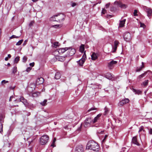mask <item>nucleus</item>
<instances>
[{"label":"nucleus","instance_id":"57","mask_svg":"<svg viewBox=\"0 0 152 152\" xmlns=\"http://www.w3.org/2000/svg\"><path fill=\"white\" fill-rule=\"evenodd\" d=\"M56 141V138H54L53 141V144H54V143Z\"/></svg>","mask_w":152,"mask_h":152},{"label":"nucleus","instance_id":"42","mask_svg":"<svg viewBox=\"0 0 152 152\" xmlns=\"http://www.w3.org/2000/svg\"><path fill=\"white\" fill-rule=\"evenodd\" d=\"M148 80H145V82H143V84L145 86H147L148 84Z\"/></svg>","mask_w":152,"mask_h":152},{"label":"nucleus","instance_id":"61","mask_svg":"<svg viewBox=\"0 0 152 152\" xmlns=\"http://www.w3.org/2000/svg\"><path fill=\"white\" fill-rule=\"evenodd\" d=\"M103 131H101L100 132H98V133L99 134L100 133H102L103 132Z\"/></svg>","mask_w":152,"mask_h":152},{"label":"nucleus","instance_id":"47","mask_svg":"<svg viewBox=\"0 0 152 152\" xmlns=\"http://www.w3.org/2000/svg\"><path fill=\"white\" fill-rule=\"evenodd\" d=\"M31 69V68L30 67H28L27 68V69L26 70V71L27 72H28L30 71Z\"/></svg>","mask_w":152,"mask_h":152},{"label":"nucleus","instance_id":"31","mask_svg":"<svg viewBox=\"0 0 152 152\" xmlns=\"http://www.w3.org/2000/svg\"><path fill=\"white\" fill-rule=\"evenodd\" d=\"M17 69L16 66H14L12 69V73L15 74L17 72Z\"/></svg>","mask_w":152,"mask_h":152},{"label":"nucleus","instance_id":"46","mask_svg":"<svg viewBox=\"0 0 152 152\" xmlns=\"http://www.w3.org/2000/svg\"><path fill=\"white\" fill-rule=\"evenodd\" d=\"M107 11L106 10L104 9V8L102 9V13L103 14H104Z\"/></svg>","mask_w":152,"mask_h":152},{"label":"nucleus","instance_id":"52","mask_svg":"<svg viewBox=\"0 0 152 152\" xmlns=\"http://www.w3.org/2000/svg\"><path fill=\"white\" fill-rule=\"evenodd\" d=\"M149 132L150 134H152V129H150L149 130Z\"/></svg>","mask_w":152,"mask_h":152},{"label":"nucleus","instance_id":"24","mask_svg":"<svg viewBox=\"0 0 152 152\" xmlns=\"http://www.w3.org/2000/svg\"><path fill=\"white\" fill-rule=\"evenodd\" d=\"M61 76V75L60 73L57 72L55 74V78L56 79H59L60 78Z\"/></svg>","mask_w":152,"mask_h":152},{"label":"nucleus","instance_id":"21","mask_svg":"<svg viewBox=\"0 0 152 152\" xmlns=\"http://www.w3.org/2000/svg\"><path fill=\"white\" fill-rule=\"evenodd\" d=\"M56 59L61 61H63L65 60V58L64 56H57L56 57Z\"/></svg>","mask_w":152,"mask_h":152},{"label":"nucleus","instance_id":"60","mask_svg":"<svg viewBox=\"0 0 152 152\" xmlns=\"http://www.w3.org/2000/svg\"><path fill=\"white\" fill-rule=\"evenodd\" d=\"M5 60L6 61H7L8 59V57H6L5 58Z\"/></svg>","mask_w":152,"mask_h":152},{"label":"nucleus","instance_id":"45","mask_svg":"<svg viewBox=\"0 0 152 152\" xmlns=\"http://www.w3.org/2000/svg\"><path fill=\"white\" fill-rule=\"evenodd\" d=\"M137 10H134V16H137Z\"/></svg>","mask_w":152,"mask_h":152},{"label":"nucleus","instance_id":"3","mask_svg":"<svg viewBox=\"0 0 152 152\" xmlns=\"http://www.w3.org/2000/svg\"><path fill=\"white\" fill-rule=\"evenodd\" d=\"M91 124H94L93 120L91 118H88L85 120L84 126L85 127L90 126Z\"/></svg>","mask_w":152,"mask_h":152},{"label":"nucleus","instance_id":"1","mask_svg":"<svg viewBox=\"0 0 152 152\" xmlns=\"http://www.w3.org/2000/svg\"><path fill=\"white\" fill-rule=\"evenodd\" d=\"M99 148V147L97 143L93 141H89L86 146V149L92 150L96 152L98 151Z\"/></svg>","mask_w":152,"mask_h":152},{"label":"nucleus","instance_id":"30","mask_svg":"<svg viewBox=\"0 0 152 152\" xmlns=\"http://www.w3.org/2000/svg\"><path fill=\"white\" fill-rule=\"evenodd\" d=\"M56 15H54L50 18V20L52 21H56Z\"/></svg>","mask_w":152,"mask_h":152},{"label":"nucleus","instance_id":"18","mask_svg":"<svg viewBox=\"0 0 152 152\" xmlns=\"http://www.w3.org/2000/svg\"><path fill=\"white\" fill-rule=\"evenodd\" d=\"M132 142L134 144H135L138 146L140 145L139 143L137 141V140L136 137H133Z\"/></svg>","mask_w":152,"mask_h":152},{"label":"nucleus","instance_id":"35","mask_svg":"<svg viewBox=\"0 0 152 152\" xmlns=\"http://www.w3.org/2000/svg\"><path fill=\"white\" fill-rule=\"evenodd\" d=\"M23 39H21V40H19L18 42L16 44V45H20L21 43H22L23 42Z\"/></svg>","mask_w":152,"mask_h":152},{"label":"nucleus","instance_id":"17","mask_svg":"<svg viewBox=\"0 0 152 152\" xmlns=\"http://www.w3.org/2000/svg\"><path fill=\"white\" fill-rule=\"evenodd\" d=\"M59 49V52L60 53V54H62L64 53L68 49V48H60Z\"/></svg>","mask_w":152,"mask_h":152},{"label":"nucleus","instance_id":"29","mask_svg":"<svg viewBox=\"0 0 152 152\" xmlns=\"http://www.w3.org/2000/svg\"><path fill=\"white\" fill-rule=\"evenodd\" d=\"M53 54L55 56H57L59 54H60V53L59 52V49H57L55 50L53 52Z\"/></svg>","mask_w":152,"mask_h":152},{"label":"nucleus","instance_id":"12","mask_svg":"<svg viewBox=\"0 0 152 152\" xmlns=\"http://www.w3.org/2000/svg\"><path fill=\"white\" fill-rule=\"evenodd\" d=\"M138 133L139 134L140 137L142 135L144 136L145 134V131L144 129V127L143 126H142L139 128Z\"/></svg>","mask_w":152,"mask_h":152},{"label":"nucleus","instance_id":"32","mask_svg":"<svg viewBox=\"0 0 152 152\" xmlns=\"http://www.w3.org/2000/svg\"><path fill=\"white\" fill-rule=\"evenodd\" d=\"M47 100L45 99L43 101L40 103V104L43 106H45L47 104Z\"/></svg>","mask_w":152,"mask_h":152},{"label":"nucleus","instance_id":"62","mask_svg":"<svg viewBox=\"0 0 152 152\" xmlns=\"http://www.w3.org/2000/svg\"><path fill=\"white\" fill-rule=\"evenodd\" d=\"M32 0L33 1L35 2L37 1L38 0Z\"/></svg>","mask_w":152,"mask_h":152},{"label":"nucleus","instance_id":"23","mask_svg":"<svg viewBox=\"0 0 152 152\" xmlns=\"http://www.w3.org/2000/svg\"><path fill=\"white\" fill-rule=\"evenodd\" d=\"M101 114H99L97 116L94 118V120H93L94 124L99 119V118L101 117Z\"/></svg>","mask_w":152,"mask_h":152},{"label":"nucleus","instance_id":"2","mask_svg":"<svg viewBox=\"0 0 152 152\" xmlns=\"http://www.w3.org/2000/svg\"><path fill=\"white\" fill-rule=\"evenodd\" d=\"M49 139L48 136L46 135L42 136L40 139L39 143L41 145H44L48 142Z\"/></svg>","mask_w":152,"mask_h":152},{"label":"nucleus","instance_id":"56","mask_svg":"<svg viewBox=\"0 0 152 152\" xmlns=\"http://www.w3.org/2000/svg\"><path fill=\"white\" fill-rule=\"evenodd\" d=\"M13 98V96H11L9 99V101H11L12 100V99Z\"/></svg>","mask_w":152,"mask_h":152},{"label":"nucleus","instance_id":"38","mask_svg":"<svg viewBox=\"0 0 152 152\" xmlns=\"http://www.w3.org/2000/svg\"><path fill=\"white\" fill-rule=\"evenodd\" d=\"M143 67L144 66H142L140 67L139 68H137L136 69V71L139 72L140 71Z\"/></svg>","mask_w":152,"mask_h":152},{"label":"nucleus","instance_id":"33","mask_svg":"<svg viewBox=\"0 0 152 152\" xmlns=\"http://www.w3.org/2000/svg\"><path fill=\"white\" fill-rule=\"evenodd\" d=\"M20 60V57L19 56H17L16 57L15 59L14 60V62L15 63H18V61Z\"/></svg>","mask_w":152,"mask_h":152},{"label":"nucleus","instance_id":"6","mask_svg":"<svg viewBox=\"0 0 152 152\" xmlns=\"http://www.w3.org/2000/svg\"><path fill=\"white\" fill-rule=\"evenodd\" d=\"M86 59V51H85L81 59L77 62L78 64L80 66H82Z\"/></svg>","mask_w":152,"mask_h":152},{"label":"nucleus","instance_id":"36","mask_svg":"<svg viewBox=\"0 0 152 152\" xmlns=\"http://www.w3.org/2000/svg\"><path fill=\"white\" fill-rule=\"evenodd\" d=\"M39 93L38 92H35L32 95L33 97H36L38 96Z\"/></svg>","mask_w":152,"mask_h":152},{"label":"nucleus","instance_id":"11","mask_svg":"<svg viewBox=\"0 0 152 152\" xmlns=\"http://www.w3.org/2000/svg\"><path fill=\"white\" fill-rule=\"evenodd\" d=\"M84 148L82 145H79L75 148V152H83Z\"/></svg>","mask_w":152,"mask_h":152},{"label":"nucleus","instance_id":"55","mask_svg":"<svg viewBox=\"0 0 152 152\" xmlns=\"http://www.w3.org/2000/svg\"><path fill=\"white\" fill-rule=\"evenodd\" d=\"M28 41V40L27 39H26V40L24 42V43H23V45H26L27 42Z\"/></svg>","mask_w":152,"mask_h":152},{"label":"nucleus","instance_id":"5","mask_svg":"<svg viewBox=\"0 0 152 152\" xmlns=\"http://www.w3.org/2000/svg\"><path fill=\"white\" fill-rule=\"evenodd\" d=\"M117 63V61L112 60L107 63V66L109 69H112L114 68L115 65Z\"/></svg>","mask_w":152,"mask_h":152},{"label":"nucleus","instance_id":"8","mask_svg":"<svg viewBox=\"0 0 152 152\" xmlns=\"http://www.w3.org/2000/svg\"><path fill=\"white\" fill-rule=\"evenodd\" d=\"M114 4L122 8H125L126 7V5L122 4L120 1H115L114 3Z\"/></svg>","mask_w":152,"mask_h":152},{"label":"nucleus","instance_id":"53","mask_svg":"<svg viewBox=\"0 0 152 152\" xmlns=\"http://www.w3.org/2000/svg\"><path fill=\"white\" fill-rule=\"evenodd\" d=\"M29 65L30 66H31L32 67H33L34 66V62L31 63Z\"/></svg>","mask_w":152,"mask_h":152},{"label":"nucleus","instance_id":"41","mask_svg":"<svg viewBox=\"0 0 152 152\" xmlns=\"http://www.w3.org/2000/svg\"><path fill=\"white\" fill-rule=\"evenodd\" d=\"M20 37V36H16L15 35H13L11 37H10V39L14 38H18Z\"/></svg>","mask_w":152,"mask_h":152},{"label":"nucleus","instance_id":"64","mask_svg":"<svg viewBox=\"0 0 152 152\" xmlns=\"http://www.w3.org/2000/svg\"><path fill=\"white\" fill-rule=\"evenodd\" d=\"M80 129H81V127H80V128H79L78 129V131H80Z\"/></svg>","mask_w":152,"mask_h":152},{"label":"nucleus","instance_id":"63","mask_svg":"<svg viewBox=\"0 0 152 152\" xmlns=\"http://www.w3.org/2000/svg\"><path fill=\"white\" fill-rule=\"evenodd\" d=\"M7 65H8V66H10V63H8L7 64Z\"/></svg>","mask_w":152,"mask_h":152},{"label":"nucleus","instance_id":"43","mask_svg":"<svg viewBox=\"0 0 152 152\" xmlns=\"http://www.w3.org/2000/svg\"><path fill=\"white\" fill-rule=\"evenodd\" d=\"M110 3H108L105 6V7L107 9L110 6Z\"/></svg>","mask_w":152,"mask_h":152},{"label":"nucleus","instance_id":"25","mask_svg":"<svg viewBox=\"0 0 152 152\" xmlns=\"http://www.w3.org/2000/svg\"><path fill=\"white\" fill-rule=\"evenodd\" d=\"M84 50V45L83 44H81V46L80 47V52L82 53H83Z\"/></svg>","mask_w":152,"mask_h":152},{"label":"nucleus","instance_id":"44","mask_svg":"<svg viewBox=\"0 0 152 152\" xmlns=\"http://www.w3.org/2000/svg\"><path fill=\"white\" fill-rule=\"evenodd\" d=\"M61 26H60V25H58V24L55 25L53 26V27L56 28H59Z\"/></svg>","mask_w":152,"mask_h":152},{"label":"nucleus","instance_id":"40","mask_svg":"<svg viewBox=\"0 0 152 152\" xmlns=\"http://www.w3.org/2000/svg\"><path fill=\"white\" fill-rule=\"evenodd\" d=\"M96 109H97V108H94V107L91 108L89 110H88V112H89L92 110H96Z\"/></svg>","mask_w":152,"mask_h":152},{"label":"nucleus","instance_id":"22","mask_svg":"<svg viewBox=\"0 0 152 152\" xmlns=\"http://www.w3.org/2000/svg\"><path fill=\"white\" fill-rule=\"evenodd\" d=\"M91 59L93 60H95L97 59L98 57L97 55L95 53H93L91 55Z\"/></svg>","mask_w":152,"mask_h":152},{"label":"nucleus","instance_id":"59","mask_svg":"<svg viewBox=\"0 0 152 152\" xmlns=\"http://www.w3.org/2000/svg\"><path fill=\"white\" fill-rule=\"evenodd\" d=\"M8 57L10 58L11 57V55L10 54H8Z\"/></svg>","mask_w":152,"mask_h":152},{"label":"nucleus","instance_id":"4","mask_svg":"<svg viewBox=\"0 0 152 152\" xmlns=\"http://www.w3.org/2000/svg\"><path fill=\"white\" fill-rule=\"evenodd\" d=\"M124 40L127 42L129 41L131 39V34L130 33L126 32L124 33L123 35Z\"/></svg>","mask_w":152,"mask_h":152},{"label":"nucleus","instance_id":"28","mask_svg":"<svg viewBox=\"0 0 152 152\" xmlns=\"http://www.w3.org/2000/svg\"><path fill=\"white\" fill-rule=\"evenodd\" d=\"M146 73L147 72H145L139 75L137 78L138 80H140L141 78H143L144 76L146 74Z\"/></svg>","mask_w":152,"mask_h":152},{"label":"nucleus","instance_id":"7","mask_svg":"<svg viewBox=\"0 0 152 152\" xmlns=\"http://www.w3.org/2000/svg\"><path fill=\"white\" fill-rule=\"evenodd\" d=\"M56 21L60 22L64 19L65 16L64 15L62 14H58L56 15Z\"/></svg>","mask_w":152,"mask_h":152},{"label":"nucleus","instance_id":"51","mask_svg":"<svg viewBox=\"0 0 152 152\" xmlns=\"http://www.w3.org/2000/svg\"><path fill=\"white\" fill-rule=\"evenodd\" d=\"M24 98L23 97H21L20 98V101L22 102V101L24 99Z\"/></svg>","mask_w":152,"mask_h":152},{"label":"nucleus","instance_id":"10","mask_svg":"<svg viewBox=\"0 0 152 152\" xmlns=\"http://www.w3.org/2000/svg\"><path fill=\"white\" fill-rule=\"evenodd\" d=\"M68 52H69V56H72L75 53V50L74 48H72L71 47H68Z\"/></svg>","mask_w":152,"mask_h":152},{"label":"nucleus","instance_id":"15","mask_svg":"<svg viewBox=\"0 0 152 152\" xmlns=\"http://www.w3.org/2000/svg\"><path fill=\"white\" fill-rule=\"evenodd\" d=\"M119 42L118 41L115 40L114 42V46L113 47V52H114L116 51L117 50L118 45L119 44Z\"/></svg>","mask_w":152,"mask_h":152},{"label":"nucleus","instance_id":"20","mask_svg":"<svg viewBox=\"0 0 152 152\" xmlns=\"http://www.w3.org/2000/svg\"><path fill=\"white\" fill-rule=\"evenodd\" d=\"M132 90L133 91L134 93L135 94L140 95L142 94V91L140 90H137L134 88H133Z\"/></svg>","mask_w":152,"mask_h":152},{"label":"nucleus","instance_id":"49","mask_svg":"<svg viewBox=\"0 0 152 152\" xmlns=\"http://www.w3.org/2000/svg\"><path fill=\"white\" fill-rule=\"evenodd\" d=\"M77 5V4L75 2H73L71 4V6L72 7H74V6H76Z\"/></svg>","mask_w":152,"mask_h":152},{"label":"nucleus","instance_id":"37","mask_svg":"<svg viewBox=\"0 0 152 152\" xmlns=\"http://www.w3.org/2000/svg\"><path fill=\"white\" fill-rule=\"evenodd\" d=\"M27 58L26 57L24 56L23 58V61L25 63L27 60Z\"/></svg>","mask_w":152,"mask_h":152},{"label":"nucleus","instance_id":"50","mask_svg":"<svg viewBox=\"0 0 152 152\" xmlns=\"http://www.w3.org/2000/svg\"><path fill=\"white\" fill-rule=\"evenodd\" d=\"M108 110L107 108H105V112H104V115H106L107 114V112H108Z\"/></svg>","mask_w":152,"mask_h":152},{"label":"nucleus","instance_id":"16","mask_svg":"<svg viewBox=\"0 0 152 152\" xmlns=\"http://www.w3.org/2000/svg\"><path fill=\"white\" fill-rule=\"evenodd\" d=\"M44 81V80L42 77H40L37 78L36 80V83L38 85L42 84Z\"/></svg>","mask_w":152,"mask_h":152},{"label":"nucleus","instance_id":"13","mask_svg":"<svg viewBox=\"0 0 152 152\" xmlns=\"http://www.w3.org/2000/svg\"><path fill=\"white\" fill-rule=\"evenodd\" d=\"M129 100L128 99H125L120 101L119 103V105L122 106L126 104L129 103Z\"/></svg>","mask_w":152,"mask_h":152},{"label":"nucleus","instance_id":"26","mask_svg":"<svg viewBox=\"0 0 152 152\" xmlns=\"http://www.w3.org/2000/svg\"><path fill=\"white\" fill-rule=\"evenodd\" d=\"M126 20L125 19H124L123 20L121 21L119 23V27H123L124 26L125 24Z\"/></svg>","mask_w":152,"mask_h":152},{"label":"nucleus","instance_id":"48","mask_svg":"<svg viewBox=\"0 0 152 152\" xmlns=\"http://www.w3.org/2000/svg\"><path fill=\"white\" fill-rule=\"evenodd\" d=\"M8 82V81H6L5 80H2L1 82V83L2 84H5Z\"/></svg>","mask_w":152,"mask_h":152},{"label":"nucleus","instance_id":"19","mask_svg":"<svg viewBox=\"0 0 152 152\" xmlns=\"http://www.w3.org/2000/svg\"><path fill=\"white\" fill-rule=\"evenodd\" d=\"M105 77L109 79H111L113 77V75L110 73H106L105 75Z\"/></svg>","mask_w":152,"mask_h":152},{"label":"nucleus","instance_id":"14","mask_svg":"<svg viewBox=\"0 0 152 152\" xmlns=\"http://www.w3.org/2000/svg\"><path fill=\"white\" fill-rule=\"evenodd\" d=\"M37 137L36 135H34L31 136H30L28 138V142L29 145L31 144L36 139Z\"/></svg>","mask_w":152,"mask_h":152},{"label":"nucleus","instance_id":"54","mask_svg":"<svg viewBox=\"0 0 152 152\" xmlns=\"http://www.w3.org/2000/svg\"><path fill=\"white\" fill-rule=\"evenodd\" d=\"M34 23V21H31L30 23L29 24V26H32L33 23Z\"/></svg>","mask_w":152,"mask_h":152},{"label":"nucleus","instance_id":"58","mask_svg":"<svg viewBox=\"0 0 152 152\" xmlns=\"http://www.w3.org/2000/svg\"><path fill=\"white\" fill-rule=\"evenodd\" d=\"M107 137V135H105V137H104V140H103V141L106 138V137Z\"/></svg>","mask_w":152,"mask_h":152},{"label":"nucleus","instance_id":"39","mask_svg":"<svg viewBox=\"0 0 152 152\" xmlns=\"http://www.w3.org/2000/svg\"><path fill=\"white\" fill-rule=\"evenodd\" d=\"M22 102L26 106L27 105V102L26 99H24L22 101Z\"/></svg>","mask_w":152,"mask_h":152},{"label":"nucleus","instance_id":"34","mask_svg":"<svg viewBox=\"0 0 152 152\" xmlns=\"http://www.w3.org/2000/svg\"><path fill=\"white\" fill-rule=\"evenodd\" d=\"M53 46L55 48H56L59 45V42H54L53 43Z\"/></svg>","mask_w":152,"mask_h":152},{"label":"nucleus","instance_id":"27","mask_svg":"<svg viewBox=\"0 0 152 152\" xmlns=\"http://www.w3.org/2000/svg\"><path fill=\"white\" fill-rule=\"evenodd\" d=\"M2 121L0 119V133H2L3 132V125L2 124Z\"/></svg>","mask_w":152,"mask_h":152},{"label":"nucleus","instance_id":"9","mask_svg":"<svg viewBox=\"0 0 152 152\" xmlns=\"http://www.w3.org/2000/svg\"><path fill=\"white\" fill-rule=\"evenodd\" d=\"M145 11L147 14V16L150 18L152 15V10L150 8L146 7Z\"/></svg>","mask_w":152,"mask_h":152}]
</instances>
